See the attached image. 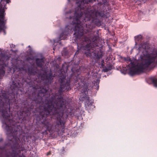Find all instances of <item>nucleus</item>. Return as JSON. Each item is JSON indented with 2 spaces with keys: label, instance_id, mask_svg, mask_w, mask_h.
Listing matches in <instances>:
<instances>
[{
  "label": "nucleus",
  "instance_id": "f257e3e1",
  "mask_svg": "<svg viewBox=\"0 0 157 157\" xmlns=\"http://www.w3.org/2000/svg\"><path fill=\"white\" fill-rule=\"evenodd\" d=\"M43 102L42 106L39 107L40 117L43 118L44 117L49 114L55 115L57 119V124L59 127L60 125L62 127L64 124V122L61 118L58 117L57 115L59 114L61 116L62 115L63 110L66 107V102L64 101L62 98L58 99L56 103H53V101H47V103Z\"/></svg>",
  "mask_w": 157,
  "mask_h": 157
},
{
  "label": "nucleus",
  "instance_id": "f03ea898",
  "mask_svg": "<svg viewBox=\"0 0 157 157\" xmlns=\"http://www.w3.org/2000/svg\"><path fill=\"white\" fill-rule=\"evenodd\" d=\"M93 1L94 0H79V39H80L83 35L81 23L89 21L91 18H94L95 15L94 12H90L89 9L85 10L83 6Z\"/></svg>",
  "mask_w": 157,
  "mask_h": 157
},
{
  "label": "nucleus",
  "instance_id": "7ed1b4c3",
  "mask_svg": "<svg viewBox=\"0 0 157 157\" xmlns=\"http://www.w3.org/2000/svg\"><path fill=\"white\" fill-rule=\"evenodd\" d=\"M157 59V53L156 54H151L147 55L144 59V64H141L139 66L132 68V75L138 74L140 72L143 71L147 69L151 64L154 63Z\"/></svg>",
  "mask_w": 157,
  "mask_h": 157
},
{
  "label": "nucleus",
  "instance_id": "20e7f679",
  "mask_svg": "<svg viewBox=\"0 0 157 157\" xmlns=\"http://www.w3.org/2000/svg\"><path fill=\"white\" fill-rule=\"evenodd\" d=\"M60 79V88L62 91L64 90H69L71 89L70 88L69 84L70 83V80H68L65 82V77L63 76V78Z\"/></svg>",
  "mask_w": 157,
  "mask_h": 157
},
{
  "label": "nucleus",
  "instance_id": "39448f33",
  "mask_svg": "<svg viewBox=\"0 0 157 157\" xmlns=\"http://www.w3.org/2000/svg\"><path fill=\"white\" fill-rule=\"evenodd\" d=\"M84 50L86 51L85 52V54L86 56H90L91 53L90 52V49H91L90 44H86L85 46L83 48Z\"/></svg>",
  "mask_w": 157,
  "mask_h": 157
},
{
  "label": "nucleus",
  "instance_id": "423d86ee",
  "mask_svg": "<svg viewBox=\"0 0 157 157\" xmlns=\"http://www.w3.org/2000/svg\"><path fill=\"white\" fill-rule=\"evenodd\" d=\"M8 109H5L4 110L2 109V110L0 109V114L2 115V117L5 119L7 118L10 117V115L8 113Z\"/></svg>",
  "mask_w": 157,
  "mask_h": 157
},
{
  "label": "nucleus",
  "instance_id": "0eeeda50",
  "mask_svg": "<svg viewBox=\"0 0 157 157\" xmlns=\"http://www.w3.org/2000/svg\"><path fill=\"white\" fill-rule=\"evenodd\" d=\"M1 7H2V6L1 5ZM2 9H3V8L2 7ZM3 9H4L3 8ZM5 13V10H4V12L2 14V15L3 16V19H2V22H0V32L2 31V30H4V29H5V25L4 24V22H3V20L4 19V14H5V13Z\"/></svg>",
  "mask_w": 157,
  "mask_h": 157
},
{
  "label": "nucleus",
  "instance_id": "6e6552de",
  "mask_svg": "<svg viewBox=\"0 0 157 157\" xmlns=\"http://www.w3.org/2000/svg\"><path fill=\"white\" fill-rule=\"evenodd\" d=\"M43 59H36V63L37 66L40 67H42L43 64Z\"/></svg>",
  "mask_w": 157,
  "mask_h": 157
},
{
  "label": "nucleus",
  "instance_id": "1a4fd4ad",
  "mask_svg": "<svg viewBox=\"0 0 157 157\" xmlns=\"http://www.w3.org/2000/svg\"><path fill=\"white\" fill-rule=\"evenodd\" d=\"M4 12L3 9H2L1 6V4H0V22H2V19L3 17V16L2 15Z\"/></svg>",
  "mask_w": 157,
  "mask_h": 157
},
{
  "label": "nucleus",
  "instance_id": "9d476101",
  "mask_svg": "<svg viewBox=\"0 0 157 157\" xmlns=\"http://www.w3.org/2000/svg\"><path fill=\"white\" fill-rule=\"evenodd\" d=\"M150 79L153 83L154 86L155 87H157V78L155 77H151Z\"/></svg>",
  "mask_w": 157,
  "mask_h": 157
},
{
  "label": "nucleus",
  "instance_id": "9b49d317",
  "mask_svg": "<svg viewBox=\"0 0 157 157\" xmlns=\"http://www.w3.org/2000/svg\"><path fill=\"white\" fill-rule=\"evenodd\" d=\"M44 124L46 126V129L50 132L51 129V124L48 122H47L46 124L44 123Z\"/></svg>",
  "mask_w": 157,
  "mask_h": 157
},
{
  "label": "nucleus",
  "instance_id": "f8f14e48",
  "mask_svg": "<svg viewBox=\"0 0 157 157\" xmlns=\"http://www.w3.org/2000/svg\"><path fill=\"white\" fill-rule=\"evenodd\" d=\"M93 104H90L89 105H88L87 104L86 105V109L88 110H90L94 108V106L93 105Z\"/></svg>",
  "mask_w": 157,
  "mask_h": 157
},
{
  "label": "nucleus",
  "instance_id": "ddd939ff",
  "mask_svg": "<svg viewBox=\"0 0 157 157\" xmlns=\"http://www.w3.org/2000/svg\"><path fill=\"white\" fill-rule=\"evenodd\" d=\"M47 92V90L46 89H44V88L42 89L41 90H40V92L39 94V95L40 93V94H43V96H44V94H45Z\"/></svg>",
  "mask_w": 157,
  "mask_h": 157
},
{
  "label": "nucleus",
  "instance_id": "4468645a",
  "mask_svg": "<svg viewBox=\"0 0 157 157\" xmlns=\"http://www.w3.org/2000/svg\"><path fill=\"white\" fill-rule=\"evenodd\" d=\"M142 36L140 35H138L135 37V40L136 41H139L142 38Z\"/></svg>",
  "mask_w": 157,
  "mask_h": 157
},
{
  "label": "nucleus",
  "instance_id": "2eb2a0df",
  "mask_svg": "<svg viewBox=\"0 0 157 157\" xmlns=\"http://www.w3.org/2000/svg\"><path fill=\"white\" fill-rule=\"evenodd\" d=\"M93 102L92 101L91 102L88 99L86 100L85 102V106L86 107V105L87 104L88 105H89L90 104H93Z\"/></svg>",
  "mask_w": 157,
  "mask_h": 157
},
{
  "label": "nucleus",
  "instance_id": "dca6fc26",
  "mask_svg": "<svg viewBox=\"0 0 157 157\" xmlns=\"http://www.w3.org/2000/svg\"><path fill=\"white\" fill-rule=\"evenodd\" d=\"M10 132L11 134L13 135V132L12 130H11L10 129V128L9 129H7V134L8 135H10Z\"/></svg>",
  "mask_w": 157,
  "mask_h": 157
},
{
  "label": "nucleus",
  "instance_id": "f3484780",
  "mask_svg": "<svg viewBox=\"0 0 157 157\" xmlns=\"http://www.w3.org/2000/svg\"><path fill=\"white\" fill-rule=\"evenodd\" d=\"M5 73V71L4 69V67H2L0 70V75H3Z\"/></svg>",
  "mask_w": 157,
  "mask_h": 157
},
{
  "label": "nucleus",
  "instance_id": "a211bd4d",
  "mask_svg": "<svg viewBox=\"0 0 157 157\" xmlns=\"http://www.w3.org/2000/svg\"><path fill=\"white\" fill-rule=\"evenodd\" d=\"M6 2L7 3H8L9 2H10V0H6Z\"/></svg>",
  "mask_w": 157,
  "mask_h": 157
},
{
  "label": "nucleus",
  "instance_id": "6ab92c4d",
  "mask_svg": "<svg viewBox=\"0 0 157 157\" xmlns=\"http://www.w3.org/2000/svg\"><path fill=\"white\" fill-rule=\"evenodd\" d=\"M62 34H61L60 36V38L61 39V40H62L63 39V38H62Z\"/></svg>",
  "mask_w": 157,
  "mask_h": 157
},
{
  "label": "nucleus",
  "instance_id": "aec40b11",
  "mask_svg": "<svg viewBox=\"0 0 157 157\" xmlns=\"http://www.w3.org/2000/svg\"><path fill=\"white\" fill-rule=\"evenodd\" d=\"M2 138H0V142L2 141Z\"/></svg>",
  "mask_w": 157,
  "mask_h": 157
},
{
  "label": "nucleus",
  "instance_id": "412c9836",
  "mask_svg": "<svg viewBox=\"0 0 157 157\" xmlns=\"http://www.w3.org/2000/svg\"><path fill=\"white\" fill-rule=\"evenodd\" d=\"M46 79H48V76H47V75H46Z\"/></svg>",
  "mask_w": 157,
  "mask_h": 157
},
{
  "label": "nucleus",
  "instance_id": "4be33fe9",
  "mask_svg": "<svg viewBox=\"0 0 157 157\" xmlns=\"http://www.w3.org/2000/svg\"><path fill=\"white\" fill-rule=\"evenodd\" d=\"M131 64L132 65L133 64V63H131Z\"/></svg>",
  "mask_w": 157,
  "mask_h": 157
},
{
  "label": "nucleus",
  "instance_id": "5701e85b",
  "mask_svg": "<svg viewBox=\"0 0 157 157\" xmlns=\"http://www.w3.org/2000/svg\"><path fill=\"white\" fill-rule=\"evenodd\" d=\"M63 34H65V33H63Z\"/></svg>",
  "mask_w": 157,
  "mask_h": 157
}]
</instances>
